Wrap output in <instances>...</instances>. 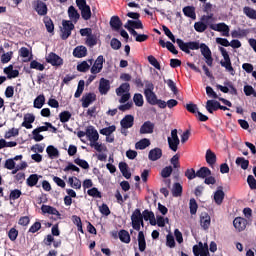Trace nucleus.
Listing matches in <instances>:
<instances>
[{"label":"nucleus","instance_id":"obj_53","mask_svg":"<svg viewBox=\"0 0 256 256\" xmlns=\"http://www.w3.org/2000/svg\"><path fill=\"white\" fill-rule=\"evenodd\" d=\"M189 206H190V214L196 215L197 209H199V205L197 204V201L194 198L190 199Z\"/></svg>","mask_w":256,"mask_h":256},{"label":"nucleus","instance_id":"obj_22","mask_svg":"<svg viewBox=\"0 0 256 256\" xmlns=\"http://www.w3.org/2000/svg\"><path fill=\"white\" fill-rule=\"evenodd\" d=\"M223 199H225V192L223 191V186H220L214 193L215 204L221 205V203H223Z\"/></svg>","mask_w":256,"mask_h":256},{"label":"nucleus","instance_id":"obj_34","mask_svg":"<svg viewBox=\"0 0 256 256\" xmlns=\"http://www.w3.org/2000/svg\"><path fill=\"white\" fill-rule=\"evenodd\" d=\"M44 24L46 27V30L48 33H54L55 31V24H53V20L49 16H45L44 19Z\"/></svg>","mask_w":256,"mask_h":256},{"label":"nucleus","instance_id":"obj_61","mask_svg":"<svg viewBox=\"0 0 256 256\" xmlns=\"http://www.w3.org/2000/svg\"><path fill=\"white\" fill-rule=\"evenodd\" d=\"M171 173H173V167L166 166L161 171V177H163V179H167V177H171Z\"/></svg>","mask_w":256,"mask_h":256},{"label":"nucleus","instance_id":"obj_36","mask_svg":"<svg viewBox=\"0 0 256 256\" xmlns=\"http://www.w3.org/2000/svg\"><path fill=\"white\" fill-rule=\"evenodd\" d=\"M46 153L50 159H57V157H59V150L53 145H50L46 148Z\"/></svg>","mask_w":256,"mask_h":256},{"label":"nucleus","instance_id":"obj_18","mask_svg":"<svg viewBox=\"0 0 256 256\" xmlns=\"http://www.w3.org/2000/svg\"><path fill=\"white\" fill-rule=\"evenodd\" d=\"M86 136L88 137L89 141H91V143L99 141V132H97L93 126H89L86 129Z\"/></svg>","mask_w":256,"mask_h":256},{"label":"nucleus","instance_id":"obj_56","mask_svg":"<svg viewBox=\"0 0 256 256\" xmlns=\"http://www.w3.org/2000/svg\"><path fill=\"white\" fill-rule=\"evenodd\" d=\"M75 165H78V167H81L82 169H89V162L86 160H83L81 158H75L74 159Z\"/></svg>","mask_w":256,"mask_h":256},{"label":"nucleus","instance_id":"obj_57","mask_svg":"<svg viewBox=\"0 0 256 256\" xmlns=\"http://www.w3.org/2000/svg\"><path fill=\"white\" fill-rule=\"evenodd\" d=\"M87 194L89 195V197H96L97 199H101V197H103L101 195V192H99V189H97V187L89 189L87 191Z\"/></svg>","mask_w":256,"mask_h":256},{"label":"nucleus","instance_id":"obj_54","mask_svg":"<svg viewBox=\"0 0 256 256\" xmlns=\"http://www.w3.org/2000/svg\"><path fill=\"white\" fill-rule=\"evenodd\" d=\"M162 29L166 37H168V39H170L172 43H177V39H175V35H173V32H171V30L167 26L163 25Z\"/></svg>","mask_w":256,"mask_h":256},{"label":"nucleus","instance_id":"obj_40","mask_svg":"<svg viewBox=\"0 0 256 256\" xmlns=\"http://www.w3.org/2000/svg\"><path fill=\"white\" fill-rule=\"evenodd\" d=\"M83 91H85V80H80L78 82L77 90L74 94L75 99H79V97H81V95H83Z\"/></svg>","mask_w":256,"mask_h":256},{"label":"nucleus","instance_id":"obj_51","mask_svg":"<svg viewBox=\"0 0 256 256\" xmlns=\"http://www.w3.org/2000/svg\"><path fill=\"white\" fill-rule=\"evenodd\" d=\"M30 69H36V71H45V65L39 63L37 60L30 62Z\"/></svg>","mask_w":256,"mask_h":256},{"label":"nucleus","instance_id":"obj_25","mask_svg":"<svg viewBox=\"0 0 256 256\" xmlns=\"http://www.w3.org/2000/svg\"><path fill=\"white\" fill-rule=\"evenodd\" d=\"M205 159L206 163H208L210 167H213V165L217 163V155L215 154V152H212L211 149H208L206 151Z\"/></svg>","mask_w":256,"mask_h":256},{"label":"nucleus","instance_id":"obj_44","mask_svg":"<svg viewBox=\"0 0 256 256\" xmlns=\"http://www.w3.org/2000/svg\"><path fill=\"white\" fill-rule=\"evenodd\" d=\"M131 85L129 83H122L119 88L116 89V94L123 95V93H129Z\"/></svg>","mask_w":256,"mask_h":256},{"label":"nucleus","instance_id":"obj_31","mask_svg":"<svg viewBox=\"0 0 256 256\" xmlns=\"http://www.w3.org/2000/svg\"><path fill=\"white\" fill-rule=\"evenodd\" d=\"M196 175L197 177H199V179H205L206 177L211 176V169L203 166L199 170H197Z\"/></svg>","mask_w":256,"mask_h":256},{"label":"nucleus","instance_id":"obj_3","mask_svg":"<svg viewBox=\"0 0 256 256\" xmlns=\"http://www.w3.org/2000/svg\"><path fill=\"white\" fill-rule=\"evenodd\" d=\"M76 5L81 12V17L84 21L91 19V6L87 4V0H76Z\"/></svg>","mask_w":256,"mask_h":256},{"label":"nucleus","instance_id":"obj_23","mask_svg":"<svg viewBox=\"0 0 256 256\" xmlns=\"http://www.w3.org/2000/svg\"><path fill=\"white\" fill-rule=\"evenodd\" d=\"M4 73L7 75V79H17V77H19V70H14L13 64H10L8 67L4 68Z\"/></svg>","mask_w":256,"mask_h":256},{"label":"nucleus","instance_id":"obj_4","mask_svg":"<svg viewBox=\"0 0 256 256\" xmlns=\"http://www.w3.org/2000/svg\"><path fill=\"white\" fill-rule=\"evenodd\" d=\"M62 30H61V39L63 41H67V39H69V37H71V31H73V29H75V24H73V22L69 21V20H63L62 21Z\"/></svg>","mask_w":256,"mask_h":256},{"label":"nucleus","instance_id":"obj_27","mask_svg":"<svg viewBox=\"0 0 256 256\" xmlns=\"http://www.w3.org/2000/svg\"><path fill=\"white\" fill-rule=\"evenodd\" d=\"M138 247L141 253H143V251L147 249V242L145 241V234L143 233V231H139L138 233Z\"/></svg>","mask_w":256,"mask_h":256},{"label":"nucleus","instance_id":"obj_35","mask_svg":"<svg viewBox=\"0 0 256 256\" xmlns=\"http://www.w3.org/2000/svg\"><path fill=\"white\" fill-rule=\"evenodd\" d=\"M231 35L234 39H240L241 37H247V35H249V30L239 28L238 30H233Z\"/></svg>","mask_w":256,"mask_h":256},{"label":"nucleus","instance_id":"obj_46","mask_svg":"<svg viewBox=\"0 0 256 256\" xmlns=\"http://www.w3.org/2000/svg\"><path fill=\"white\" fill-rule=\"evenodd\" d=\"M117 130V127L115 125L103 128L100 130V135H105L106 137H109L110 135H112V133H115V131Z\"/></svg>","mask_w":256,"mask_h":256},{"label":"nucleus","instance_id":"obj_50","mask_svg":"<svg viewBox=\"0 0 256 256\" xmlns=\"http://www.w3.org/2000/svg\"><path fill=\"white\" fill-rule=\"evenodd\" d=\"M133 101L136 107H143L145 101L143 100V95L141 93L134 94Z\"/></svg>","mask_w":256,"mask_h":256},{"label":"nucleus","instance_id":"obj_33","mask_svg":"<svg viewBox=\"0 0 256 256\" xmlns=\"http://www.w3.org/2000/svg\"><path fill=\"white\" fill-rule=\"evenodd\" d=\"M147 103L149 105H157V94L155 92H146L144 93Z\"/></svg>","mask_w":256,"mask_h":256},{"label":"nucleus","instance_id":"obj_1","mask_svg":"<svg viewBox=\"0 0 256 256\" xmlns=\"http://www.w3.org/2000/svg\"><path fill=\"white\" fill-rule=\"evenodd\" d=\"M176 43L181 51L189 55L191 51L200 49L201 44L197 41L184 42L181 38H177Z\"/></svg>","mask_w":256,"mask_h":256},{"label":"nucleus","instance_id":"obj_20","mask_svg":"<svg viewBox=\"0 0 256 256\" xmlns=\"http://www.w3.org/2000/svg\"><path fill=\"white\" fill-rule=\"evenodd\" d=\"M163 157V150L161 148H154L149 151L148 159L150 161H159Z\"/></svg>","mask_w":256,"mask_h":256},{"label":"nucleus","instance_id":"obj_62","mask_svg":"<svg viewBox=\"0 0 256 256\" xmlns=\"http://www.w3.org/2000/svg\"><path fill=\"white\" fill-rule=\"evenodd\" d=\"M17 135H19V129L11 128L5 133L4 137L5 139H11V137H17Z\"/></svg>","mask_w":256,"mask_h":256},{"label":"nucleus","instance_id":"obj_17","mask_svg":"<svg viewBox=\"0 0 256 256\" xmlns=\"http://www.w3.org/2000/svg\"><path fill=\"white\" fill-rule=\"evenodd\" d=\"M135 123V117L133 115H126L121 121L120 125L122 129H131Z\"/></svg>","mask_w":256,"mask_h":256},{"label":"nucleus","instance_id":"obj_30","mask_svg":"<svg viewBox=\"0 0 256 256\" xmlns=\"http://www.w3.org/2000/svg\"><path fill=\"white\" fill-rule=\"evenodd\" d=\"M89 63H87V61H83L80 64L77 65V71H79L80 73H87V71H89V69H91V65H93V60L90 59L88 60Z\"/></svg>","mask_w":256,"mask_h":256},{"label":"nucleus","instance_id":"obj_15","mask_svg":"<svg viewBox=\"0 0 256 256\" xmlns=\"http://www.w3.org/2000/svg\"><path fill=\"white\" fill-rule=\"evenodd\" d=\"M233 225L237 231H245V229H247V219L243 217H236L233 221Z\"/></svg>","mask_w":256,"mask_h":256},{"label":"nucleus","instance_id":"obj_11","mask_svg":"<svg viewBox=\"0 0 256 256\" xmlns=\"http://www.w3.org/2000/svg\"><path fill=\"white\" fill-rule=\"evenodd\" d=\"M41 211L44 214L56 215V217L54 218L55 221H57V219H61V213L59 212V210H57V208L53 206L44 204L41 206Z\"/></svg>","mask_w":256,"mask_h":256},{"label":"nucleus","instance_id":"obj_28","mask_svg":"<svg viewBox=\"0 0 256 256\" xmlns=\"http://www.w3.org/2000/svg\"><path fill=\"white\" fill-rule=\"evenodd\" d=\"M206 110L208 113H213L214 111H219V101L208 100L206 102Z\"/></svg>","mask_w":256,"mask_h":256},{"label":"nucleus","instance_id":"obj_42","mask_svg":"<svg viewBox=\"0 0 256 256\" xmlns=\"http://www.w3.org/2000/svg\"><path fill=\"white\" fill-rule=\"evenodd\" d=\"M125 25H128L131 29H143V22L141 20H128Z\"/></svg>","mask_w":256,"mask_h":256},{"label":"nucleus","instance_id":"obj_6","mask_svg":"<svg viewBox=\"0 0 256 256\" xmlns=\"http://www.w3.org/2000/svg\"><path fill=\"white\" fill-rule=\"evenodd\" d=\"M200 51H201V54L203 55L204 59L206 60V64L208 65V67H213V56H212L211 49L209 48V46H207V44H205V43H201Z\"/></svg>","mask_w":256,"mask_h":256},{"label":"nucleus","instance_id":"obj_5","mask_svg":"<svg viewBox=\"0 0 256 256\" xmlns=\"http://www.w3.org/2000/svg\"><path fill=\"white\" fill-rule=\"evenodd\" d=\"M32 7L34 11H36V13L40 15V17H45V15L49 13V8H47V4L41 0H34L32 2Z\"/></svg>","mask_w":256,"mask_h":256},{"label":"nucleus","instance_id":"obj_41","mask_svg":"<svg viewBox=\"0 0 256 256\" xmlns=\"http://www.w3.org/2000/svg\"><path fill=\"white\" fill-rule=\"evenodd\" d=\"M243 13L244 15H246V17H248L249 19H255L256 20V10L249 7V6H245L243 8Z\"/></svg>","mask_w":256,"mask_h":256},{"label":"nucleus","instance_id":"obj_52","mask_svg":"<svg viewBox=\"0 0 256 256\" xmlns=\"http://www.w3.org/2000/svg\"><path fill=\"white\" fill-rule=\"evenodd\" d=\"M148 62L150 63V65H152V67H155V69H158V71H161V64L159 63L157 58H155V56L153 55L148 56Z\"/></svg>","mask_w":256,"mask_h":256},{"label":"nucleus","instance_id":"obj_58","mask_svg":"<svg viewBox=\"0 0 256 256\" xmlns=\"http://www.w3.org/2000/svg\"><path fill=\"white\" fill-rule=\"evenodd\" d=\"M22 192L19 189H14L10 192L9 199L10 201H17L21 197Z\"/></svg>","mask_w":256,"mask_h":256},{"label":"nucleus","instance_id":"obj_7","mask_svg":"<svg viewBox=\"0 0 256 256\" xmlns=\"http://www.w3.org/2000/svg\"><path fill=\"white\" fill-rule=\"evenodd\" d=\"M142 219L143 215L141 214V210L139 208H136L131 216L132 228L135 231H139V223H141Z\"/></svg>","mask_w":256,"mask_h":256},{"label":"nucleus","instance_id":"obj_9","mask_svg":"<svg viewBox=\"0 0 256 256\" xmlns=\"http://www.w3.org/2000/svg\"><path fill=\"white\" fill-rule=\"evenodd\" d=\"M104 61H105V58L103 57V55H100L97 57V59L95 60L90 70L92 75H97V73H101V71H103Z\"/></svg>","mask_w":256,"mask_h":256},{"label":"nucleus","instance_id":"obj_26","mask_svg":"<svg viewBox=\"0 0 256 256\" xmlns=\"http://www.w3.org/2000/svg\"><path fill=\"white\" fill-rule=\"evenodd\" d=\"M185 17H189L190 19H193L195 21V19H197V14L195 13V6H185L182 9Z\"/></svg>","mask_w":256,"mask_h":256},{"label":"nucleus","instance_id":"obj_13","mask_svg":"<svg viewBox=\"0 0 256 256\" xmlns=\"http://www.w3.org/2000/svg\"><path fill=\"white\" fill-rule=\"evenodd\" d=\"M210 29H212V31L223 33L224 37H229V26L223 22L216 25L211 24Z\"/></svg>","mask_w":256,"mask_h":256},{"label":"nucleus","instance_id":"obj_55","mask_svg":"<svg viewBox=\"0 0 256 256\" xmlns=\"http://www.w3.org/2000/svg\"><path fill=\"white\" fill-rule=\"evenodd\" d=\"M179 143H181L180 140H171V137H168V145L171 151L176 152L179 149Z\"/></svg>","mask_w":256,"mask_h":256},{"label":"nucleus","instance_id":"obj_39","mask_svg":"<svg viewBox=\"0 0 256 256\" xmlns=\"http://www.w3.org/2000/svg\"><path fill=\"white\" fill-rule=\"evenodd\" d=\"M26 183H27L28 187H35V185H37V183H39V175L31 174L27 178Z\"/></svg>","mask_w":256,"mask_h":256},{"label":"nucleus","instance_id":"obj_49","mask_svg":"<svg viewBox=\"0 0 256 256\" xmlns=\"http://www.w3.org/2000/svg\"><path fill=\"white\" fill-rule=\"evenodd\" d=\"M17 237H19V230L17 228L13 227L8 231V239L10 241L15 242L17 241Z\"/></svg>","mask_w":256,"mask_h":256},{"label":"nucleus","instance_id":"obj_24","mask_svg":"<svg viewBox=\"0 0 256 256\" xmlns=\"http://www.w3.org/2000/svg\"><path fill=\"white\" fill-rule=\"evenodd\" d=\"M68 17L69 19H71L73 23H77V21L81 19V14H79V12L76 8H74V6H70L68 8Z\"/></svg>","mask_w":256,"mask_h":256},{"label":"nucleus","instance_id":"obj_64","mask_svg":"<svg viewBox=\"0 0 256 256\" xmlns=\"http://www.w3.org/2000/svg\"><path fill=\"white\" fill-rule=\"evenodd\" d=\"M11 59H13V51L2 54L1 63H3V64L9 63V61H11Z\"/></svg>","mask_w":256,"mask_h":256},{"label":"nucleus","instance_id":"obj_16","mask_svg":"<svg viewBox=\"0 0 256 256\" xmlns=\"http://www.w3.org/2000/svg\"><path fill=\"white\" fill-rule=\"evenodd\" d=\"M200 225L204 231H207L211 227V216L207 212H203L200 215Z\"/></svg>","mask_w":256,"mask_h":256},{"label":"nucleus","instance_id":"obj_60","mask_svg":"<svg viewBox=\"0 0 256 256\" xmlns=\"http://www.w3.org/2000/svg\"><path fill=\"white\" fill-rule=\"evenodd\" d=\"M205 247H203V242H199L198 245L193 246V254L194 256H199L203 252Z\"/></svg>","mask_w":256,"mask_h":256},{"label":"nucleus","instance_id":"obj_10","mask_svg":"<svg viewBox=\"0 0 256 256\" xmlns=\"http://www.w3.org/2000/svg\"><path fill=\"white\" fill-rule=\"evenodd\" d=\"M97 101V95L93 92L86 93L85 95L82 96L81 102H82V107L84 109H87L89 105L92 103H95Z\"/></svg>","mask_w":256,"mask_h":256},{"label":"nucleus","instance_id":"obj_29","mask_svg":"<svg viewBox=\"0 0 256 256\" xmlns=\"http://www.w3.org/2000/svg\"><path fill=\"white\" fill-rule=\"evenodd\" d=\"M73 55L77 57V59H81L87 56V48L85 46H77L73 50Z\"/></svg>","mask_w":256,"mask_h":256},{"label":"nucleus","instance_id":"obj_59","mask_svg":"<svg viewBox=\"0 0 256 256\" xmlns=\"http://www.w3.org/2000/svg\"><path fill=\"white\" fill-rule=\"evenodd\" d=\"M86 45L87 47H95L97 45V36L91 35L86 38Z\"/></svg>","mask_w":256,"mask_h":256},{"label":"nucleus","instance_id":"obj_14","mask_svg":"<svg viewBox=\"0 0 256 256\" xmlns=\"http://www.w3.org/2000/svg\"><path fill=\"white\" fill-rule=\"evenodd\" d=\"M100 95H107L111 90V82L105 78L100 79L99 87H98Z\"/></svg>","mask_w":256,"mask_h":256},{"label":"nucleus","instance_id":"obj_37","mask_svg":"<svg viewBox=\"0 0 256 256\" xmlns=\"http://www.w3.org/2000/svg\"><path fill=\"white\" fill-rule=\"evenodd\" d=\"M149 145H151V141L147 138H143L135 144V149L143 151V149H147Z\"/></svg>","mask_w":256,"mask_h":256},{"label":"nucleus","instance_id":"obj_45","mask_svg":"<svg viewBox=\"0 0 256 256\" xmlns=\"http://www.w3.org/2000/svg\"><path fill=\"white\" fill-rule=\"evenodd\" d=\"M207 24L205 22L199 21L194 23V29L197 33H205L207 31Z\"/></svg>","mask_w":256,"mask_h":256},{"label":"nucleus","instance_id":"obj_21","mask_svg":"<svg viewBox=\"0 0 256 256\" xmlns=\"http://www.w3.org/2000/svg\"><path fill=\"white\" fill-rule=\"evenodd\" d=\"M159 45L163 47V49H168V51H170V53H172L173 55H178L179 51L177 50V48H175V45H173V43H171L170 41L165 42V40L160 39L159 40Z\"/></svg>","mask_w":256,"mask_h":256},{"label":"nucleus","instance_id":"obj_43","mask_svg":"<svg viewBox=\"0 0 256 256\" xmlns=\"http://www.w3.org/2000/svg\"><path fill=\"white\" fill-rule=\"evenodd\" d=\"M43 105H45V95L40 94L34 100V107H35V109H41L43 107Z\"/></svg>","mask_w":256,"mask_h":256},{"label":"nucleus","instance_id":"obj_19","mask_svg":"<svg viewBox=\"0 0 256 256\" xmlns=\"http://www.w3.org/2000/svg\"><path fill=\"white\" fill-rule=\"evenodd\" d=\"M110 27L113 31H121V27H123V22L119 16H112L110 19Z\"/></svg>","mask_w":256,"mask_h":256},{"label":"nucleus","instance_id":"obj_47","mask_svg":"<svg viewBox=\"0 0 256 256\" xmlns=\"http://www.w3.org/2000/svg\"><path fill=\"white\" fill-rule=\"evenodd\" d=\"M236 165H240L241 169L244 171L249 169V160H246L243 157L236 158Z\"/></svg>","mask_w":256,"mask_h":256},{"label":"nucleus","instance_id":"obj_8","mask_svg":"<svg viewBox=\"0 0 256 256\" xmlns=\"http://www.w3.org/2000/svg\"><path fill=\"white\" fill-rule=\"evenodd\" d=\"M46 61L50 63L53 67H61L63 65V58L54 52H51L47 57Z\"/></svg>","mask_w":256,"mask_h":256},{"label":"nucleus","instance_id":"obj_63","mask_svg":"<svg viewBox=\"0 0 256 256\" xmlns=\"http://www.w3.org/2000/svg\"><path fill=\"white\" fill-rule=\"evenodd\" d=\"M110 46L114 51H119L121 49V41L117 38H112L110 41Z\"/></svg>","mask_w":256,"mask_h":256},{"label":"nucleus","instance_id":"obj_48","mask_svg":"<svg viewBox=\"0 0 256 256\" xmlns=\"http://www.w3.org/2000/svg\"><path fill=\"white\" fill-rule=\"evenodd\" d=\"M71 117L72 114L69 111H63L59 114V119L61 123H69Z\"/></svg>","mask_w":256,"mask_h":256},{"label":"nucleus","instance_id":"obj_12","mask_svg":"<svg viewBox=\"0 0 256 256\" xmlns=\"http://www.w3.org/2000/svg\"><path fill=\"white\" fill-rule=\"evenodd\" d=\"M155 131V124L151 121H146L140 127V135H151Z\"/></svg>","mask_w":256,"mask_h":256},{"label":"nucleus","instance_id":"obj_38","mask_svg":"<svg viewBox=\"0 0 256 256\" xmlns=\"http://www.w3.org/2000/svg\"><path fill=\"white\" fill-rule=\"evenodd\" d=\"M173 197H181L183 195V186L179 182L174 183L172 188Z\"/></svg>","mask_w":256,"mask_h":256},{"label":"nucleus","instance_id":"obj_32","mask_svg":"<svg viewBox=\"0 0 256 256\" xmlns=\"http://www.w3.org/2000/svg\"><path fill=\"white\" fill-rule=\"evenodd\" d=\"M118 237L122 243H131V235L127 230H120L118 233Z\"/></svg>","mask_w":256,"mask_h":256},{"label":"nucleus","instance_id":"obj_2","mask_svg":"<svg viewBox=\"0 0 256 256\" xmlns=\"http://www.w3.org/2000/svg\"><path fill=\"white\" fill-rule=\"evenodd\" d=\"M219 51L224 59L220 61L221 67H224L226 71H229L230 75H235V68H233V64H231L229 52H227V49L224 47H219Z\"/></svg>","mask_w":256,"mask_h":256}]
</instances>
